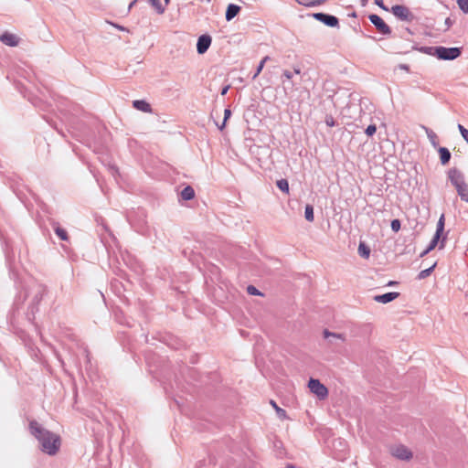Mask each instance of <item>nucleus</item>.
<instances>
[{
    "instance_id": "423d86ee",
    "label": "nucleus",
    "mask_w": 468,
    "mask_h": 468,
    "mask_svg": "<svg viewBox=\"0 0 468 468\" xmlns=\"http://www.w3.org/2000/svg\"><path fill=\"white\" fill-rule=\"evenodd\" d=\"M308 387L312 393L315 394L319 399H323L328 395L327 388L320 382L319 379L310 378Z\"/></svg>"
},
{
    "instance_id": "c756f323",
    "label": "nucleus",
    "mask_w": 468,
    "mask_h": 468,
    "mask_svg": "<svg viewBox=\"0 0 468 468\" xmlns=\"http://www.w3.org/2000/svg\"><path fill=\"white\" fill-rule=\"evenodd\" d=\"M148 1L155 8L156 12L159 15H162L165 13V8L162 5L160 0H148Z\"/></svg>"
},
{
    "instance_id": "680f3d73",
    "label": "nucleus",
    "mask_w": 468,
    "mask_h": 468,
    "mask_svg": "<svg viewBox=\"0 0 468 468\" xmlns=\"http://www.w3.org/2000/svg\"><path fill=\"white\" fill-rule=\"evenodd\" d=\"M207 1L209 2L210 0H207Z\"/></svg>"
},
{
    "instance_id": "8fccbe9b",
    "label": "nucleus",
    "mask_w": 468,
    "mask_h": 468,
    "mask_svg": "<svg viewBox=\"0 0 468 468\" xmlns=\"http://www.w3.org/2000/svg\"><path fill=\"white\" fill-rule=\"evenodd\" d=\"M430 251H427V249H425L420 255V257H424L425 255H427Z\"/></svg>"
},
{
    "instance_id": "052dcab7",
    "label": "nucleus",
    "mask_w": 468,
    "mask_h": 468,
    "mask_svg": "<svg viewBox=\"0 0 468 468\" xmlns=\"http://www.w3.org/2000/svg\"><path fill=\"white\" fill-rule=\"evenodd\" d=\"M165 5H168L170 3V0H164Z\"/></svg>"
},
{
    "instance_id": "2f4dec72",
    "label": "nucleus",
    "mask_w": 468,
    "mask_h": 468,
    "mask_svg": "<svg viewBox=\"0 0 468 468\" xmlns=\"http://www.w3.org/2000/svg\"><path fill=\"white\" fill-rule=\"evenodd\" d=\"M323 335H324V338H328V337L332 336V337H335V338H337V339H341L342 341H345L344 335L330 332L328 329H324V332H323Z\"/></svg>"
},
{
    "instance_id": "9d476101",
    "label": "nucleus",
    "mask_w": 468,
    "mask_h": 468,
    "mask_svg": "<svg viewBox=\"0 0 468 468\" xmlns=\"http://www.w3.org/2000/svg\"><path fill=\"white\" fill-rule=\"evenodd\" d=\"M0 41L8 47H16L19 44V37L15 34L5 32L0 36Z\"/></svg>"
},
{
    "instance_id": "e433bc0d",
    "label": "nucleus",
    "mask_w": 468,
    "mask_h": 468,
    "mask_svg": "<svg viewBox=\"0 0 468 468\" xmlns=\"http://www.w3.org/2000/svg\"><path fill=\"white\" fill-rule=\"evenodd\" d=\"M376 132H377L376 124H370L365 130V133L369 137L373 136L376 133Z\"/></svg>"
},
{
    "instance_id": "13d9d810",
    "label": "nucleus",
    "mask_w": 468,
    "mask_h": 468,
    "mask_svg": "<svg viewBox=\"0 0 468 468\" xmlns=\"http://www.w3.org/2000/svg\"><path fill=\"white\" fill-rule=\"evenodd\" d=\"M406 31H407L410 35H413V32H412L409 27H407V28H406Z\"/></svg>"
},
{
    "instance_id": "473e14b6",
    "label": "nucleus",
    "mask_w": 468,
    "mask_h": 468,
    "mask_svg": "<svg viewBox=\"0 0 468 468\" xmlns=\"http://www.w3.org/2000/svg\"><path fill=\"white\" fill-rule=\"evenodd\" d=\"M247 292L250 294V295H255V296H262L263 293L261 292H260L255 286L253 285H249L247 287Z\"/></svg>"
},
{
    "instance_id": "864d4df0",
    "label": "nucleus",
    "mask_w": 468,
    "mask_h": 468,
    "mask_svg": "<svg viewBox=\"0 0 468 468\" xmlns=\"http://www.w3.org/2000/svg\"><path fill=\"white\" fill-rule=\"evenodd\" d=\"M367 4V0H361V5L366 6Z\"/></svg>"
},
{
    "instance_id": "0eeeda50",
    "label": "nucleus",
    "mask_w": 468,
    "mask_h": 468,
    "mask_svg": "<svg viewBox=\"0 0 468 468\" xmlns=\"http://www.w3.org/2000/svg\"><path fill=\"white\" fill-rule=\"evenodd\" d=\"M313 16L314 19L327 27H336L339 26V20L335 16L321 12L313 14Z\"/></svg>"
},
{
    "instance_id": "79ce46f5",
    "label": "nucleus",
    "mask_w": 468,
    "mask_h": 468,
    "mask_svg": "<svg viewBox=\"0 0 468 468\" xmlns=\"http://www.w3.org/2000/svg\"><path fill=\"white\" fill-rule=\"evenodd\" d=\"M453 23H454V21H453V20H452V18H451V17H447V18L445 19V21H444V25H445V27H446V28L444 29V31L449 30V29L452 27V26L453 25Z\"/></svg>"
},
{
    "instance_id": "a18cd8bd",
    "label": "nucleus",
    "mask_w": 468,
    "mask_h": 468,
    "mask_svg": "<svg viewBox=\"0 0 468 468\" xmlns=\"http://www.w3.org/2000/svg\"><path fill=\"white\" fill-rule=\"evenodd\" d=\"M400 69H403V70H406V71H410V66L407 65V64H399L398 66Z\"/></svg>"
},
{
    "instance_id": "603ef678",
    "label": "nucleus",
    "mask_w": 468,
    "mask_h": 468,
    "mask_svg": "<svg viewBox=\"0 0 468 468\" xmlns=\"http://www.w3.org/2000/svg\"><path fill=\"white\" fill-rule=\"evenodd\" d=\"M286 468H296V466L294 464H292V463H288L286 465Z\"/></svg>"
},
{
    "instance_id": "ea45409f",
    "label": "nucleus",
    "mask_w": 468,
    "mask_h": 468,
    "mask_svg": "<svg viewBox=\"0 0 468 468\" xmlns=\"http://www.w3.org/2000/svg\"><path fill=\"white\" fill-rule=\"evenodd\" d=\"M326 0H313L310 3L303 4L305 6H317L324 4Z\"/></svg>"
},
{
    "instance_id": "c03bdc74",
    "label": "nucleus",
    "mask_w": 468,
    "mask_h": 468,
    "mask_svg": "<svg viewBox=\"0 0 468 468\" xmlns=\"http://www.w3.org/2000/svg\"><path fill=\"white\" fill-rule=\"evenodd\" d=\"M282 76H284L286 79L291 80L292 78V72H291L288 69L283 70Z\"/></svg>"
},
{
    "instance_id": "5701e85b",
    "label": "nucleus",
    "mask_w": 468,
    "mask_h": 468,
    "mask_svg": "<svg viewBox=\"0 0 468 468\" xmlns=\"http://www.w3.org/2000/svg\"><path fill=\"white\" fill-rule=\"evenodd\" d=\"M413 48L419 50L420 52H421L423 54L436 57L437 46H431V47L423 46L420 48Z\"/></svg>"
},
{
    "instance_id": "dca6fc26",
    "label": "nucleus",
    "mask_w": 468,
    "mask_h": 468,
    "mask_svg": "<svg viewBox=\"0 0 468 468\" xmlns=\"http://www.w3.org/2000/svg\"><path fill=\"white\" fill-rule=\"evenodd\" d=\"M441 236L434 234L430 244L426 248L427 251H431L438 245L439 242H440V249H442L444 247L446 236L442 237L441 239Z\"/></svg>"
},
{
    "instance_id": "4d7b16f0",
    "label": "nucleus",
    "mask_w": 468,
    "mask_h": 468,
    "mask_svg": "<svg viewBox=\"0 0 468 468\" xmlns=\"http://www.w3.org/2000/svg\"><path fill=\"white\" fill-rule=\"evenodd\" d=\"M137 231H138V232H142V233H143V232H144V226L142 225V226L139 228V229H137Z\"/></svg>"
},
{
    "instance_id": "7ed1b4c3",
    "label": "nucleus",
    "mask_w": 468,
    "mask_h": 468,
    "mask_svg": "<svg viewBox=\"0 0 468 468\" xmlns=\"http://www.w3.org/2000/svg\"><path fill=\"white\" fill-rule=\"evenodd\" d=\"M462 55V48L437 46L436 58L440 60H453Z\"/></svg>"
},
{
    "instance_id": "f8f14e48",
    "label": "nucleus",
    "mask_w": 468,
    "mask_h": 468,
    "mask_svg": "<svg viewBox=\"0 0 468 468\" xmlns=\"http://www.w3.org/2000/svg\"><path fill=\"white\" fill-rule=\"evenodd\" d=\"M241 7L236 4H229L225 13V19L229 22L240 12Z\"/></svg>"
},
{
    "instance_id": "4be33fe9",
    "label": "nucleus",
    "mask_w": 468,
    "mask_h": 468,
    "mask_svg": "<svg viewBox=\"0 0 468 468\" xmlns=\"http://www.w3.org/2000/svg\"><path fill=\"white\" fill-rule=\"evenodd\" d=\"M358 254L361 258L368 259L370 256V248L364 242H360L358 246Z\"/></svg>"
},
{
    "instance_id": "6e6d98bb",
    "label": "nucleus",
    "mask_w": 468,
    "mask_h": 468,
    "mask_svg": "<svg viewBox=\"0 0 468 468\" xmlns=\"http://www.w3.org/2000/svg\"><path fill=\"white\" fill-rule=\"evenodd\" d=\"M348 16H351V17H356V12H352Z\"/></svg>"
},
{
    "instance_id": "4c0bfd02",
    "label": "nucleus",
    "mask_w": 468,
    "mask_h": 468,
    "mask_svg": "<svg viewBox=\"0 0 468 468\" xmlns=\"http://www.w3.org/2000/svg\"><path fill=\"white\" fill-rule=\"evenodd\" d=\"M458 130H459L461 135L463 136V138L468 144V130L462 124H458Z\"/></svg>"
},
{
    "instance_id": "ddd939ff",
    "label": "nucleus",
    "mask_w": 468,
    "mask_h": 468,
    "mask_svg": "<svg viewBox=\"0 0 468 468\" xmlns=\"http://www.w3.org/2000/svg\"><path fill=\"white\" fill-rule=\"evenodd\" d=\"M133 107L146 113H150L153 111L152 106L145 100H134L133 101Z\"/></svg>"
},
{
    "instance_id": "72a5a7b5",
    "label": "nucleus",
    "mask_w": 468,
    "mask_h": 468,
    "mask_svg": "<svg viewBox=\"0 0 468 468\" xmlns=\"http://www.w3.org/2000/svg\"><path fill=\"white\" fill-rule=\"evenodd\" d=\"M457 5L464 14H468V0H457Z\"/></svg>"
},
{
    "instance_id": "49530a36",
    "label": "nucleus",
    "mask_w": 468,
    "mask_h": 468,
    "mask_svg": "<svg viewBox=\"0 0 468 468\" xmlns=\"http://www.w3.org/2000/svg\"><path fill=\"white\" fill-rule=\"evenodd\" d=\"M229 85L224 86V87L221 89L220 94H221L222 96L226 95V94H227V92H228V90H229Z\"/></svg>"
},
{
    "instance_id": "f257e3e1",
    "label": "nucleus",
    "mask_w": 468,
    "mask_h": 468,
    "mask_svg": "<svg viewBox=\"0 0 468 468\" xmlns=\"http://www.w3.org/2000/svg\"><path fill=\"white\" fill-rule=\"evenodd\" d=\"M30 433L38 441L40 449L48 455H55L60 447V437L45 429L37 420L29 422Z\"/></svg>"
},
{
    "instance_id": "412c9836",
    "label": "nucleus",
    "mask_w": 468,
    "mask_h": 468,
    "mask_svg": "<svg viewBox=\"0 0 468 468\" xmlns=\"http://www.w3.org/2000/svg\"><path fill=\"white\" fill-rule=\"evenodd\" d=\"M80 350H81L82 356H84L85 368H86V370H89L91 368L90 351L87 346H81Z\"/></svg>"
},
{
    "instance_id": "4468645a",
    "label": "nucleus",
    "mask_w": 468,
    "mask_h": 468,
    "mask_svg": "<svg viewBox=\"0 0 468 468\" xmlns=\"http://www.w3.org/2000/svg\"><path fill=\"white\" fill-rule=\"evenodd\" d=\"M47 289L44 285L39 284L37 288V292L32 299L31 306L34 308L37 306L38 303L42 301L44 295L46 294Z\"/></svg>"
},
{
    "instance_id": "f3484780",
    "label": "nucleus",
    "mask_w": 468,
    "mask_h": 468,
    "mask_svg": "<svg viewBox=\"0 0 468 468\" xmlns=\"http://www.w3.org/2000/svg\"><path fill=\"white\" fill-rule=\"evenodd\" d=\"M441 236L434 234L430 244L426 248L427 251H431L438 245L439 242H440V249H442L444 247L446 236L442 237L441 239Z\"/></svg>"
},
{
    "instance_id": "cd10ccee",
    "label": "nucleus",
    "mask_w": 468,
    "mask_h": 468,
    "mask_svg": "<svg viewBox=\"0 0 468 468\" xmlns=\"http://www.w3.org/2000/svg\"><path fill=\"white\" fill-rule=\"evenodd\" d=\"M277 187L283 193L289 194V182L287 179L282 178L276 182Z\"/></svg>"
},
{
    "instance_id": "a211bd4d",
    "label": "nucleus",
    "mask_w": 468,
    "mask_h": 468,
    "mask_svg": "<svg viewBox=\"0 0 468 468\" xmlns=\"http://www.w3.org/2000/svg\"><path fill=\"white\" fill-rule=\"evenodd\" d=\"M421 128L425 131L427 137L430 140L431 144L434 148L439 147L440 145H439V140H438L437 134L431 129H430L424 125H422Z\"/></svg>"
},
{
    "instance_id": "c85d7f7f",
    "label": "nucleus",
    "mask_w": 468,
    "mask_h": 468,
    "mask_svg": "<svg viewBox=\"0 0 468 468\" xmlns=\"http://www.w3.org/2000/svg\"><path fill=\"white\" fill-rule=\"evenodd\" d=\"M270 59V57L269 56H265L259 63V65L257 66V69L254 72V74L252 75V80H255L259 74L261 72V70L263 69L264 68V65L265 63Z\"/></svg>"
},
{
    "instance_id": "a878e982",
    "label": "nucleus",
    "mask_w": 468,
    "mask_h": 468,
    "mask_svg": "<svg viewBox=\"0 0 468 468\" xmlns=\"http://www.w3.org/2000/svg\"><path fill=\"white\" fill-rule=\"evenodd\" d=\"M436 265H437V263L434 262L431 267H429V268H427L425 270L420 271L419 272L417 278L419 280L426 279L427 277H429L432 273V271H433L434 268L436 267Z\"/></svg>"
},
{
    "instance_id": "09e8293b",
    "label": "nucleus",
    "mask_w": 468,
    "mask_h": 468,
    "mask_svg": "<svg viewBox=\"0 0 468 468\" xmlns=\"http://www.w3.org/2000/svg\"><path fill=\"white\" fill-rule=\"evenodd\" d=\"M397 284H398V282H396V281H389L387 285L388 286H394V285H397Z\"/></svg>"
},
{
    "instance_id": "f704fd0d",
    "label": "nucleus",
    "mask_w": 468,
    "mask_h": 468,
    "mask_svg": "<svg viewBox=\"0 0 468 468\" xmlns=\"http://www.w3.org/2000/svg\"><path fill=\"white\" fill-rule=\"evenodd\" d=\"M390 228L394 232H398L401 228V222L399 219L395 218L390 222Z\"/></svg>"
},
{
    "instance_id": "20e7f679",
    "label": "nucleus",
    "mask_w": 468,
    "mask_h": 468,
    "mask_svg": "<svg viewBox=\"0 0 468 468\" xmlns=\"http://www.w3.org/2000/svg\"><path fill=\"white\" fill-rule=\"evenodd\" d=\"M390 12L401 21L412 22L414 15L410 12V8L403 5H395L390 8Z\"/></svg>"
},
{
    "instance_id": "1a4fd4ad",
    "label": "nucleus",
    "mask_w": 468,
    "mask_h": 468,
    "mask_svg": "<svg viewBox=\"0 0 468 468\" xmlns=\"http://www.w3.org/2000/svg\"><path fill=\"white\" fill-rule=\"evenodd\" d=\"M393 456L399 460L408 461L412 457L411 452L404 445H399L391 450Z\"/></svg>"
},
{
    "instance_id": "a19ab883",
    "label": "nucleus",
    "mask_w": 468,
    "mask_h": 468,
    "mask_svg": "<svg viewBox=\"0 0 468 468\" xmlns=\"http://www.w3.org/2000/svg\"><path fill=\"white\" fill-rule=\"evenodd\" d=\"M29 101L32 102V104L36 107L43 108L42 107V100L39 98H31Z\"/></svg>"
},
{
    "instance_id": "7c9ffc66",
    "label": "nucleus",
    "mask_w": 468,
    "mask_h": 468,
    "mask_svg": "<svg viewBox=\"0 0 468 468\" xmlns=\"http://www.w3.org/2000/svg\"><path fill=\"white\" fill-rule=\"evenodd\" d=\"M230 116H231L230 109H229V108L225 109V111H224V119L222 121V123L220 125L216 123L220 131H222L225 128L226 122L230 118Z\"/></svg>"
},
{
    "instance_id": "de8ad7c7",
    "label": "nucleus",
    "mask_w": 468,
    "mask_h": 468,
    "mask_svg": "<svg viewBox=\"0 0 468 468\" xmlns=\"http://www.w3.org/2000/svg\"><path fill=\"white\" fill-rule=\"evenodd\" d=\"M113 27H115L116 28H118L119 30L121 31H128V29L122 26H120V25H117V24H112Z\"/></svg>"
},
{
    "instance_id": "37998d69",
    "label": "nucleus",
    "mask_w": 468,
    "mask_h": 468,
    "mask_svg": "<svg viewBox=\"0 0 468 468\" xmlns=\"http://www.w3.org/2000/svg\"><path fill=\"white\" fill-rule=\"evenodd\" d=\"M375 4L385 11H388V8L385 5L383 0H375Z\"/></svg>"
},
{
    "instance_id": "2eb2a0df",
    "label": "nucleus",
    "mask_w": 468,
    "mask_h": 468,
    "mask_svg": "<svg viewBox=\"0 0 468 468\" xmlns=\"http://www.w3.org/2000/svg\"><path fill=\"white\" fill-rule=\"evenodd\" d=\"M436 149L438 150L441 164L442 165H446L451 160V157H452L451 152L449 151L448 148L443 147V146H439Z\"/></svg>"
},
{
    "instance_id": "3c124183",
    "label": "nucleus",
    "mask_w": 468,
    "mask_h": 468,
    "mask_svg": "<svg viewBox=\"0 0 468 468\" xmlns=\"http://www.w3.org/2000/svg\"><path fill=\"white\" fill-rule=\"evenodd\" d=\"M282 441H275L274 446H275V447H280V446H282Z\"/></svg>"
},
{
    "instance_id": "5fc2aeb1",
    "label": "nucleus",
    "mask_w": 468,
    "mask_h": 468,
    "mask_svg": "<svg viewBox=\"0 0 468 468\" xmlns=\"http://www.w3.org/2000/svg\"><path fill=\"white\" fill-rule=\"evenodd\" d=\"M294 73L295 74H300L301 73V70L299 68H294Z\"/></svg>"
},
{
    "instance_id": "b1692460",
    "label": "nucleus",
    "mask_w": 468,
    "mask_h": 468,
    "mask_svg": "<svg viewBox=\"0 0 468 468\" xmlns=\"http://www.w3.org/2000/svg\"><path fill=\"white\" fill-rule=\"evenodd\" d=\"M270 403H271V405L273 407V409L275 410V411H276L277 416H278V418H279V419H281V420H284V419H286V418H287V414H286L285 410H283V409L280 408V407L277 405V403H276L274 400H272V399H271V400H270Z\"/></svg>"
},
{
    "instance_id": "393cba45",
    "label": "nucleus",
    "mask_w": 468,
    "mask_h": 468,
    "mask_svg": "<svg viewBox=\"0 0 468 468\" xmlns=\"http://www.w3.org/2000/svg\"><path fill=\"white\" fill-rule=\"evenodd\" d=\"M444 227H445V217H444V214H441L437 222L435 234L442 236L443 232H444Z\"/></svg>"
},
{
    "instance_id": "9b49d317",
    "label": "nucleus",
    "mask_w": 468,
    "mask_h": 468,
    "mask_svg": "<svg viewBox=\"0 0 468 468\" xmlns=\"http://www.w3.org/2000/svg\"><path fill=\"white\" fill-rule=\"evenodd\" d=\"M399 296V292H386L384 294L376 295L374 297V300L378 303H388L394 301L395 299H397Z\"/></svg>"
},
{
    "instance_id": "6ab92c4d",
    "label": "nucleus",
    "mask_w": 468,
    "mask_h": 468,
    "mask_svg": "<svg viewBox=\"0 0 468 468\" xmlns=\"http://www.w3.org/2000/svg\"><path fill=\"white\" fill-rule=\"evenodd\" d=\"M53 229L56 233V235L64 241H67L69 239V235L66 229H62L58 222L52 223Z\"/></svg>"
},
{
    "instance_id": "bf43d9fd",
    "label": "nucleus",
    "mask_w": 468,
    "mask_h": 468,
    "mask_svg": "<svg viewBox=\"0 0 468 468\" xmlns=\"http://www.w3.org/2000/svg\"><path fill=\"white\" fill-rule=\"evenodd\" d=\"M135 3H136V0H133V1L130 4L129 8H131L132 6H133V5H134Z\"/></svg>"
},
{
    "instance_id": "c9c22d12",
    "label": "nucleus",
    "mask_w": 468,
    "mask_h": 468,
    "mask_svg": "<svg viewBox=\"0 0 468 468\" xmlns=\"http://www.w3.org/2000/svg\"><path fill=\"white\" fill-rule=\"evenodd\" d=\"M166 382H168L167 384L170 386V388L171 389H174L175 388V386L176 388H179V383H178V380H177V378L176 377L175 379H174V383L169 380V379H166L165 382H164V385H166ZM164 388L167 391V388L166 386L164 387Z\"/></svg>"
},
{
    "instance_id": "58836bf2",
    "label": "nucleus",
    "mask_w": 468,
    "mask_h": 468,
    "mask_svg": "<svg viewBox=\"0 0 468 468\" xmlns=\"http://www.w3.org/2000/svg\"><path fill=\"white\" fill-rule=\"evenodd\" d=\"M324 122L329 127H334V126L336 125V122H335V119H334V117L332 115H326Z\"/></svg>"
},
{
    "instance_id": "aec40b11",
    "label": "nucleus",
    "mask_w": 468,
    "mask_h": 468,
    "mask_svg": "<svg viewBox=\"0 0 468 468\" xmlns=\"http://www.w3.org/2000/svg\"><path fill=\"white\" fill-rule=\"evenodd\" d=\"M183 200L189 201L195 197V190L191 186L183 188L180 194Z\"/></svg>"
},
{
    "instance_id": "f03ea898",
    "label": "nucleus",
    "mask_w": 468,
    "mask_h": 468,
    "mask_svg": "<svg viewBox=\"0 0 468 468\" xmlns=\"http://www.w3.org/2000/svg\"><path fill=\"white\" fill-rule=\"evenodd\" d=\"M448 179L456 188L460 198L468 203V184L464 180L463 174L455 167L451 168L448 171Z\"/></svg>"
},
{
    "instance_id": "bb28decb",
    "label": "nucleus",
    "mask_w": 468,
    "mask_h": 468,
    "mask_svg": "<svg viewBox=\"0 0 468 468\" xmlns=\"http://www.w3.org/2000/svg\"><path fill=\"white\" fill-rule=\"evenodd\" d=\"M304 218L307 221L313 222L314 220V207L307 204L304 207Z\"/></svg>"
},
{
    "instance_id": "39448f33",
    "label": "nucleus",
    "mask_w": 468,
    "mask_h": 468,
    "mask_svg": "<svg viewBox=\"0 0 468 468\" xmlns=\"http://www.w3.org/2000/svg\"><path fill=\"white\" fill-rule=\"evenodd\" d=\"M369 21L375 26L377 30L384 35L388 36L391 34V28L388 25L386 24V22L377 14H370L368 16Z\"/></svg>"
},
{
    "instance_id": "6e6552de",
    "label": "nucleus",
    "mask_w": 468,
    "mask_h": 468,
    "mask_svg": "<svg viewBox=\"0 0 468 468\" xmlns=\"http://www.w3.org/2000/svg\"><path fill=\"white\" fill-rule=\"evenodd\" d=\"M211 43H212V37L209 35H207V34L201 35L197 38V53L199 55L205 54L207 51V49L209 48Z\"/></svg>"
}]
</instances>
